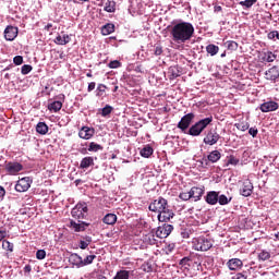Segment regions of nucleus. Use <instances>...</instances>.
Here are the masks:
<instances>
[{
    "mask_svg": "<svg viewBox=\"0 0 279 279\" xmlns=\"http://www.w3.org/2000/svg\"><path fill=\"white\" fill-rule=\"evenodd\" d=\"M170 36L177 45H184L195 36V26L191 22H178L170 27Z\"/></svg>",
    "mask_w": 279,
    "mask_h": 279,
    "instance_id": "1",
    "label": "nucleus"
},
{
    "mask_svg": "<svg viewBox=\"0 0 279 279\" xmlns=\"http://www.w3.org/2000/svg\"><path fill=\"white\" fill-rule=\"evenodd\" d=\"M148 210H150V213H156L157 219L161 223H167V221H171V219L175 217V213H173V209H171L169 201L162 196L154 199L149 204Z\"/></svg>",
    "mask_w": 279,
    "mask_h": 279,
    "instance_id": "2",
    "label": "nucleus"
},
{
    "mask_svg": "<svg viewBox=\"0 0 279 279\" xmlns=\"http://www.w3.org/2000/svg\"><path fill=\"white\" fill-rule=\"evenodd\" d=\"M71 215L77 221L70 220V228L74 232H84L90 226V222L84 221L88 217V205L86 203H77L72 208Z\"/></svg>",
    "mask_w": 279,
    "mask_h": 279,
    "instance_id": "3",
    "label": "nucleus"
},
{
    "mask_svg": "<svg viewBox=\"0 0 279 279\" xmlns=\"http://www.w3.org/2000/svg\"><path fill=\"white\" fill-rule=\"evenodd\" d=\"M211 123L213 116L202 119L189 129L187 134H190V136H199Z\"/></svg>",
    "mask_w": 279,
    "mask_h": 279,
    "instance_id": "4",
    "label": "nucleus"
},
{
    "mask_svg": "<svg viewBox=\"0 0 279 279\" xmlns=\"http://www.w3.org/2000/svg\"><path fill=\"white\" fill-rule=\"evenodd\" d=\"M192 245L196 252H208L213 247V240L206 236L194 238Z\"/></svg>",
    "mask_w": 279,
    "mask_h": 279,
    "instance_id": "5",
    "label": "nucleus"
},
{
    "mask_svg": "<svg viewBox=\"0 0 279 279\" xmlns=\"http://www.w3.org/2000/svg\"><path fill=\"white\" fill-rule=\"evenodd\" d=\"M221 141V135L217 132V129H210L205 132V136L203 138V143L213 147V145H217Z\"/></svg>",
    "mask_w": 279,
    "mask_h": 279,
    "instance_id": "6",
    "label": "nucleus"
},
{
    "mask_svg": "<svg viewBox=\"0 0 279 279\" xmlns=\"http://www.w3.org/2000/svg\"><path fill=\"white\" fill-rule=\"evenodd\" d=\"M193 119H195V113L191 112L181 118L177 128L181 130V132H186L187 128H191V123H193Z\"/></svg>",
    "mask_w": 279,
    "mask_h": 279,
    "instance_id": "7",
    "label": "nucleus"
},
{
    "mask_svg": "<svg viewBox=\"0 0 279 279\" xmlns=\"http://www.w3.org/2000/svg\"><path fill=\"white\" fill-rule=\"evenodd\" d=\"M4 169L9 175H19L23 171V165L19 161H9L5 163Z\"/></svg>",
    "mask_w": 279,
    "mask_h": 279,
    "instance_id": "8",
    "label": "nucleus"
},
{
    "mask_svg": "<svg viewBox=\"0 0 279 279\" xmlns=\"http://www.w3.org/2000/svg\"><path fill=\"white\" fill-rule=\"evenodd\" d=\"M31 186H32V178L24 177L20 179L15 184V191H17V193H25L29 191Z\"/></svg>",
    "mask_w": 279,
    "mask_h": 279,
    "instance_id": "9",
    "label": "nucleus"
},
{
    "mask_svg": "<svg viewBox=\"0 0 279 279\" xmlns=\"http://www.w3.org/2000/svg\"><path fill=\"white\" fill-rule=\"evenodd\" d=\"M173 232V226L169 223H163L162 226H159L155 232L157 239H167L169 234Z\"/></svg>",
    "mask_w": 279,
    "mask_h": 279,
    "instance_id": "10",
    "label": "nucleus"
},
{
    "mask_svg": "<svg viewBox=\"0 0 279 279\" xmlns=\"http://www.w3.org/2000/svg\"><path fill=\"white\" fill-rule=\"evenodd\" d=\"M219 160H221V153L219 150H213L209 153L207 158H203L202 165L205 162L206 167H208L209 162L215 165V162H219Z\"/></svg>",
    "mask_w": 279,
    "mask_h": 279,
    "instance_id": "11",
    "label": "nucleus"
},
{
    "mask_svg": "<svg viewBox=\"0 0 279 279\" xmlns=\"http://www.w3.org/2000/svg\"><path fill=\"white\" fill-rule=\"evenodd\" d=\"M78 136L84 141H90V138L95 136V129L89 126H82V129L78 131Z\"/></svg>",
    "mask_w": 279,
    "mask_h": 279,
    "instance_id": "12",
    "label": "nucleus"
},
{
    "mask_svg": "<svg viewBox=\"0 0 279 279\" xmlns=\"http://www.w3.org/2000/svg\"><path fill=\"white\" fill-rule=\"evenodd\" d=\"M240 193L241 195H243V197H250V195L254 193V184L252 183V181L245 180L242 187L240 189Z\"/></svg>",
    "mask_w": 279,
    "mask_h": 279,
    "instance_id": "13",
    "label": "nucleus"
},
{
    "mask_svg": "<svg viewBox=\"0 0 279 279\" xmlns=\"http://www.w3.org/2000/svg\"><path fill=\"white\" fill-rule=\"evenodd\" d=\"M279 77V65H274L265 72V78L269 82H276Z\"/></svg>",
    "mask_w": 279,
    "mask_h": 279,
    "instance_id": "14",
    "label": "nucleus"
},
{
    "mask_svg": "<svg viewBox=\"0 0 279 279\" xmlns=\"http://www.w3.org/2000/svg\"><path fill=\"white\" fill-rule=\"evenodd\" d=\"M19 36V27L16 26H7L4 29V38L5 40L12 41L16 39Z\"/></svg>",
    "mask_w": 279,
    "mask_h": 279,
    "instance_id": "15",
    "label": "nucleus"
},
{
    "mask_svg": "<svg viewBox=\"0 0 279 279\" xmlns=\"http://www.w3.org/2000/svg\"><path fill=\"white\" fill-rule=\"evenodd\" d=\"M205 192H206V189L204 186H193L190 190L191 197L192 199H194V202H199V199H202V196L204 195Z\"/></svg>",
    "mask_w": 279,
    "mask_h": 279,
    "instance_id": "16",
    "label": "nucleus"
},
{
    "mask_svg": "<svg viewBox=\"0 0 279 279\" xmlns=\"http://www.w3.org/2000/svg\"><path fill=\"white\" fill-rule=\"evenodd\" d=\"M278 108H279L278 102L272 101V100L264 102L259 107V109L263 112H276V110H278Z\"/></svg>",
    "mask_w": 279,
    "mask_h": 279,
    "instance_id": "17",
    "label": "nucleus"
},
{
    "mask_svg": "<svg viewBox=\"0 0 279 279\" xmlns=\"http://www.w3.org/2000/svg\"><path fill=\"white\" fill-rule=\"evenodd\" d=\"M205 202L209 204V206H215L219 202V192L210 191L207 192V195L205 196Z\"/></svg>",
    "mask_w": 279,
    "mask_h": 279,
    "instance_id": "18",
    "label": "nucleus"
},
{
    "mask_svg": "<svg viewBox=\"0 0 279 279\" xmlns=\"http://www.w3.org/2000/svg\"><path fill=\"white\" fill-rule=\"evenodd\" d=\"M227 267L230 271H236V269H241V267H243V260L240 258H231L228 260Z\"/></svg>",
    "mask_w": 279,
    "mask_h": 279,
    "instance_id": "19",
    "label": "nucleus"
},
{
    "mask_svg": "<svg viewBox=\"0 0 279 279\" xmlns=\"http://www.w3.org/2000/svg\"><path fill=\"white\" fill-rule=\"evenodd\" d=\"M69 263H71V265H74V267H77V269H80V267H83L82 256H80L77 253H73L70 255Z\"/></svg>",
    "mask_w": 279,
    "mask_h": 279,
    "instance_id": "20",
    "label": "nucleus"
},
{
    "mask_svg": "<svg viewBox=\"0 0 279 279\" xmlns=\"http://www.w3.org/2000/svg\"><path fill=\"white\" fill-rule=\"evenodd\" d=\"M143 241H144V243H146V245H157L158 244V240H156V234L153 231L145 234L143 236Z\"/></svg>",
    "mask_w": 279,
    "mask_h": 279,
    "instance_id": "21",
    "label": "nucleus"
},
{
    "mask_svg": "<svg viewBox=\"0 0 279 279\" xmlns=\"http://www.w3.org/2000/svg\"><path fill=\"white\" fill-rule=\"evenodd\" d=\"M95 165V159L93 157H85L81 160L80 168L88 169V167H93Z\"/></svg>",
    "mask_w": 279,
    "mask_h": 279,
    "instance_id": "22",
    "label": "nucleus"
},
{
    "mask_svg": "<svg viewBox=\"0 0 279 279\" xmlns=\"http://www.w3.org/2000/svg\"><path fill=\"white\" fill-rule=\"evenodd\" d=\"M56 45H69L71 43V37L66 34H63L62 36L59 35L54 39Z\"/></svg>",
    "mask_w": 279,
    "mask_h": 279,
    "instance_id": "23",
    "label": "nucleus"
},
{
    "mask_svg": "<svg viewBox=\"0 0 279 279\" xmlns=\"http://www.w3.org/2000/svg\"><path fill=\"white\" fill-rule=\"evenodd\" d=\"M197 265V267H202V263H197V262H193V259H191V257H183L179 265H181V267H191L192 265Z\"/></svg>",
    "mask_w": 279,
    "mask_h": 279,
    "instance_id": "24",
    "label": "nucleus"
},
{
    "mask_svg": "<svg viewBox=\"0 0 279 279\" xmlns=\"http://www.w3.org/2000/svg\"><path fill=\"white\" fill-rule=\"evenodd\" d=\"M102 36H110V34H114V24L108 23L101 27Z\"/></svg>",
    "mask_w": 279,
    "mask_h": 279,
    "instance_id": "25",
    "label": "nucleus"
},
{
    "mask_svg": "<svg viewBox=\"0 0 279 279\" xmlns=\"http://www.w3.org/2000/svg\"><path fill=\"white\" fill-rule=\"evenodd\" d=\"M102 222L107 226H114V223H117V216L114 214H107L102 218Z\"/></svg>",
    "mask_w": 279,
    "mask_h": 279,
    "instance_id": "26",
    "label": "nucleus"
},
{
    "mask_svg": "<svg viewBox=\"0 0 279 279\" xmlns=\"http://www.w3.org/2000/svg\"><path fill=\"white\" fill-rule=\"evenodd\" d=\"M48 110H50V112H60V110H62V101L54 100L53 102L49 104Z\"/></svg>",
    "mask_w": 279,
    "mask_h": 279,
    "instance_id": "27",
    "label": "nucleus"
},
{
    "mask_svg": "<svg viewBox=\"0 0 279 279\" xmlns=\"http://www.w3.org/2000/svg\"><path fill=\"white\" fill-rule=\"evenodd\" d=\"M105 12L114 13L117 12V2L107 0L104 8Z\"/></svg>",
    "mask_w": 279,
    "mask_h": 279,
    "instance_id": "28",
    "label": "nucleus"
},
{
    "mask_svg": "<svg viewBox=\"0 0 279 279\" xmlns=\"http://www.w3.org/2000/svg\"><path fill=\"white\" fill-rule=\"evenodd\" d=\"M36 132L38 134H41L43 136H45V134H47V132H49V126L45 122H39L36 125Z\"/></svg>",
    "mask_w": 279,
    "mask_h": 279,
    "instance_id": "29",
    "label": "nucleus"
},
{
    "mask_svg": "<svg viewBox=\"0 0 279 279\" xmlns=\"http://www.w3.org/2000/svg\"><path fill=\"white\" fill-rule=\"evenodd\" d=\"M140 154L143 158H149V156L154 154V148L149 145H146L144 148L141 149Z\"/></svg>",
    "mask_w": 279,
    "mask_h": 279,
    "instance_id": "30",
    "label": "nucleus"
},
{
    "mask_svg": "<svg viewBox=\"0 0 279 279\" xmlns=\"http://www.w3.org/2000/svg\"><path fill=\"white\" fill-rule=\"evenodd\" d=\"M276 58H278V54H276V52L266 51V52H264L263 60H264V62H274L276 60Z\"/></svg>",
    "mask_w": 279,
    "mask_h": 279,
    "instance_id": "31",
    "label": "nucleus"
},
{
    "mask_svg": "<svg viewBox=\"0 0 279 279\" xmlns=\"http://www.w3.org/2000/svg\"><path fill=\"white\" fill-rule=\"evenodd\" d=\"M230 202H232V196L228 197L225 194H221V195L218 194V204L220 206H228Z\"/></svg>",
    "mask_w": 279,
    "mask_h": 279,
    "instance_id": "32",
    "label": "nucleus"
},
{
    "mask_svg": "<svg viewBox=\"0 0 279 279\" xmlns=\"http://www.w3.org/2000/svg\"><path fill=\"white\" fill-rule=\"evenodd\" d=\"M206 51L209 53V56H217L219 53V46H216L215 44H209L206 46Z\"/></svg>",
    "mask_w": 279,
    "mask_h": 279,
    "instance_id": "33",
    "label": "nucleus"
},
{
    "mask_svg": "<svg viewBox=\"0 0 279 279\" xmlns=\"http://www.w3.org/2000/svg\"><path fill=\"white\" fill-rule=\"evenodd\" d=\"M255 3H258V0H244L240 1L239 5L245 8L246 10H250V8H252V5H255Z\"/></svg>",
    "mask_w": 279,
    "mask_h": 279,
    "instance_id": "34",
    "label": "nucleus"
},
{
    "mask_svg": "<svg viewBox=\"0 0 279 279\" xmlns=\"http://www.w3.org/2000/svg\"><path fill=\"white\" fill-rule=\"evenodd\" d=\"M141 269L145 271V274H151V271H154V265L151 264V262H144V264H142Z\"/></svg>",
    "mask_w": 279,
    "mask_h": 279,
    "instance_id": "35",
    "label": "nucleus"
},
{
    "mask_svg": "<svg viewBox=\"0 0 279 279\" xmlns=\"http://www.w3.org/2000/svg\"><path fill=\"white\" fill-rule=\"evenodd\" d=\"M113 279H130V271L129 270H119Z\"/></svg>",
    "mask_w": 279,
    "mask_h": 279,
    "instance_id": "36",
    "label": "nucleus"
},
{
    "mask_svg": "<svg viewBox=\"0 0 279 279\" xmlns=\"http://www.w3.org/2000/svg\"><path fill=\"white\" fill-rule=\"evenodd\" d=\"M90 243H93V238L87 235V236H85V241L84 240L80 241V248L86 250V247H88L90 245Z\"/></svg>",
    "mask_w": 279,
    "mask_h": 279,
    "instance_id": "37",
    "label": "nucleus"
},
{
    "mask_svg": "<svg viewBox=\"0 0 279 279\" xmlns=\"http://www.w3.org/2000/svg\"><path fill=\"white\" fill-rule=\"evenodd\" d=\"M225 45L229 51H236L239 49V44L234 40H228Z\"/></svg>",
    "mask_w": 279,
    "mask_h": 279,
    "instance_id": "38",
    "label": "nucleus"
},
{
    "mask_svg": "<svg viewBox=\"0 0 279 279\" xmlns=\"http://www.w3.org/2000/svg\"><path fill=\"white\" fill-rule=\"evenodd\" d=\"M104 149V146L100 144H97L95 142L89 143L88 151H101Z\"/></svg>",
    "mask_w": 279,
    "mask_h": 279,
    "instance_id": "39",
    "label": "nucleus"
},
{
    "mask_svg": "<svg viewBox=\"0 0 279 279\" xmlns=\"http://www.w3.org/2000/svg\"><path fill=\"white\" fill-rule=\"evenodd\" d=\"M2 250H5L7 252H14V244L8 240H4L2 242Z\"/></svg>",
    "mask_w": 279,
    "mask_h": 279,
    "instance_id": "40",
    "label": "nucleus"
},
{
    "mask_svg": "<svg viewBox=\"0 0 279 279\" xmlns=\"http://www.w3.org/2000/svg\"><path fill=\"white\" fill-rule=\"evenodd\" d=\"M108 89V86H106L105 84H98L97 86V97H102L104 93H106V90Z\"/></svg>",
    "mask_w": 279,
    "mask_h": 279,
    "instance_id": "41",
    "label": "nucleus"
},
{
    "mask_svg": "<svg viewBox=\"0 0 279 279\" xmlns=\"http://www.w3.org/2000/svg\"><path fill=\"white\" fill-rule=\"evenodd\" d=\"M235 128L240 130L241 132H246V130H250V123L247 122H240L235 124Z\"/></svg>",
    "mask_w": 279,
    "mask_h": 279,
    "instance_id": "42",
    "label": "nucleus"
},
{
    "mask_svg": "<svg viewBox=\"0 0 279 279\" xmlns=\"http://www.w3.org/2000/svg\"><path fill=\"white\" fill-rule=\"evenodd\" d=\"M271 258V254L267 251H262L259 254H258V259L259 260H269Z\"/></svg>",
    "mask_w": 279,
    "mask_h": 279,
    "instance_id": "43",
    "label": "nucleus"
},
{
    "mask_svg": "<svg viewBox=\"0 0 279 279\" xmlns=\"http://www.w3.org/2000/svg\"><path fill=\"white\" fill-rule=\"evenodd\" d=\"M108 114H112V106H110V105H106L101 109V117H108Z\"/></svg>",
    "mask_w": 279,
    "mask_h": 279,
    "instance_id": "44",
    "label": "nucleus"
},
{
    "mask_svg": "<svg viewBox=\"0 0 279 279\" xmlns=\"http://www.w3.org/2000/svg\"><path fill=\"white\" fill-rule=\"evenodd\" d=\"M97 258V255H88L85 259H83V267H86V265H93V260Z\"/></svg>",
    "mask_w": 279,
    "mask_h": 279,
    "instance_id": "45",
    "label": "nucleus"
},
{
    "mask_svg": "<svg viewBox=\"0 0 279 279\" xmlns=\"http://www.w3.org/2000/svg\"><path fill=\"white\" fill-rule=\"evenodd\" d=\"M46 257H47V252L45 250H38L36 252V259L37 260H45Z\"/></svg>",
    "mask_w": 279,
    "mask_h": 279,
    "instance_id": "46",
    "label": "nucleus"
},
{
    "mask_svg": "<svg viewBox=\"0 0 279 279\" xmlns=\"http://www.w3.org/2000/svg\"><path fill=\"white\" fill-rule=\"evenodd\" d=\"M179 197L182 199V202H189V199H192L191 191L180 193Z\"/></svg>",
    "mask_w": 279,
    "mask_h": 279,
    "instance_id": "47",
    "label": "nucleus"
},
{
    "mask_svg": "<svg viewBox=\"0 0 279 279\" xmlns=\"http://www.w3.org/2000/svg\"><path fill=\"white\" fill-rule=\"evenodd\" d=\"M227 161V165H233L234 167H236V165H239V159L236 157H234L233 155H230Z\"/></svg>",
    "mask_w": 279,
    "mask_h": 279,
    "instance_id": "48",
    "label": "nucleus"
},
{
    "mask_svg": "<svg viewBox=\"0 0 279 279\" xmlns=\"http://www.w3.org/2000/svg\"><path fill=\"white\" fill-rule=\"evenodd\" d=\"M32 65H29V64H24L23 66H22V69H21V73H22V75H27V74H29V73H32Z\"/></svg>",
    "mask_w": 279,
    "mask_h": 279,
    "instance_id": "49",
    "label": "nucleus"
},
{
    "mask_svg": "<svg viewBox=\"0 0 279 279\" xmlns=\"http://www.w3.org/2000/svg\"><path fill=\"white\" fill-rule=\"evenodd\" d=\"M231 279H247V271L238 272Z\"/></svg>",
    "mask_w": 279,
    "mask_h": 279,
    "instance_id": "50",
    "label": "nucleus"
},
{
    "mask_svg": "<svg viewBox=\"0 0 279 279\" xmlns=\"http://www.w3.org/2000/svg\"><path fill=\"white\" fill-rule=\"evenodd\" d=\"M109 69H120L121 63L119 60H113L108 64Z\"/></svg>",
    "mask_w": 279,
    "mask_h": 279,
    "instance_id": "51",
    "label": "nucleus"
},
{
    "mask_svg": "<svg viewBox=\"0 0 279 279\" xmlns=\"http://www.w3.org/2000/svg\"><path fill=\"white\" fill-rule=\"evenodd\" d=\"M13 63L16 66H21V64H23V56H16L13 58Z\"/></svg>",
    "mask_w": 279,
    "mask_h": 279,
    "instance_id": "52",
    "label": "nucleus"
},
{
    "mask_svg": "<svg viewBox=\"0 0 279 279\" xmlns=\"http://www.w3.org/2000/svg\"><path fill=\"white\" fill-rule=\"evenodd\" d=\"M181 236H182V239H191V230H189V229H183V230L181 231Z\"/></svg>",
    "mask_w": 279,
    "mask_h": 279,
    "instance_id": "53",
    "label": "nucleus"
},
{
    "mask_svg": "<svg viewBox=\"0 0 279 279\" xmlns=\"http://www.w3.org/2000/svg\"><path fill=\"white\" fill-rule=\"evenodd\" d=\"M169 73L171 75L170 80H175V77H180V73L175 72V68H170Z\"/></svg>",
    "mask_w": 279,
    "mask_h": 279,
    "instance_id": "54",
    "label": "nucleus"
},
{
    "mask_svg": "<svg viewBox=\"0 0 279 279\" xmlns=\"http://www.w3.org/2000/svg\"><path fill=\"white\" fill-rule=\"evenodd\" d=\"M162 46L157 45L155 46L154 56H162Z\"/></svg>",
    "mask_w": 279,
    "mask_h": 279,
    "instance_id": "55",
    "label": "nucleus"
},
{
    "mask_svg": "<svg viewBox=\"0 0 279 279\" xmlns=\"http://www.w3.org/2000/svg\"><path fill=\"white\" fill-rule=\"evenodd\" d=\"M248 134L253 136V138H256V136H258V129L256 128L248 129Z\"/></svg>",
    "mask_w": 279,
    "mask_h": 279,
    "instance_id": "56",
    "label": "nucleus"
},
{
    "mask_svg": "<svg viewBox=\"0 0 279 279\" xmlns=\"http://www.w3.org/2000/svg\"><path fill=\"white\" fill-rule=\"evenodd\" d=\"M95 86H97L95 82L89 83L87 87L88 93H93V89L95 88Z\"/></svg>",
    "mask_w": 279,
    "mask_h": 279,
    "instance_id": "57",
    "label": "nucleus"
},
{
    "mask_svg": "<svg viewBox=\"0 0 279 279\" xmlns=\"http://www.w3.org/2000/svg\"><path fill=\"white\" fill-rule=\"evenodd\" d=\"M5 236H8V231L0 230V241H3V239H5Z\"/></svg>",
    "mask_w": 279,
    "mask_h": 279,
    "instance_id": "58",
    "label": "nucleus"
},
{
    "mask_svg": "<svg viewBox=\"0 0 279 279\" xmlns=\"http://www.w3.org/2000/svg\"><path fill=\"white\" fill-rule=\"evenodd\" d=\"M274 38H276V31H271L270 33H268V39L274 40Z\"/></svg>",
    "mask_w": 279,
    "mask_h": 279,
    "instance_id": "59",
    "label": "nucleus"
},
{
    "mask_svg": "<svg viewBox=\"0 0 279 279\" xmlns=\"http://www.w3.org/2000/svg\"><path fill=\"white\" fill-rule=\"evenodd\" d=\"M24 271H25V274H29L32 271V266L31 265H26L24 267Z\"/></svg>",
    "mask_w": 279,
    "mask_h": 279,
    "instance_id": "60",
    "label": "nucleus"
},
{
    "mask_svg": "<svg viewBox=\"0 0 279 279\" xmlns=\"http://www.w3.org/2000/svg\"><path fill=\"white\" fill-rule=\"evenodd\" d=\"M0 197H5V189L0 185Z\"/></svg>",
    "mask_w": 279,
    "mask_h": 279,
    "instance_id": "61",
    "label": "nucleus"
},
{
    "mask_svg": "<svg viewBox=\"0 0 279 279\" xmlns=\"http://www.w3.org/2000/svg\"><path fill=\"white\" fill-rule=\"evenodd\" d=\"M222 10H223V8H221V5L214 7V12H221Z\"/></svg>",
    "mask_w": 279,
    "mask_h": 279,
    "instance_id": "62",
    "label": "nucleus"
},
{
    "mask_svg": "<svg viewBox=\"0 0 279 279\" xmlns=\"http://www.w3.org/2000/svg\"><path fill=\"white\" fill-rule=\"evenodd\" d=\"M135 71H136V73H142V71H141V65H137V66L135 68Z\"/></svg>",
    "mask_w": 279,
    "mask_h": 279,
    "instance_id": "63",
    "label": "nucleus"
},
{
    "mask_svg": "<svg viewBox=\"0 0 279 279\" xmlns=\"http://www.w3.org/2000/svg\"><path fill=\"white\" fill-rule=\"evenodd\" d=\"M275 36H276L277 40H279V32L278 31H275Z\"/></svg>",
    "mask_w": 279,
    "mask_h": 279,
    "instance_id": "64",
    "label": "nucleus"
}]
</instances>
